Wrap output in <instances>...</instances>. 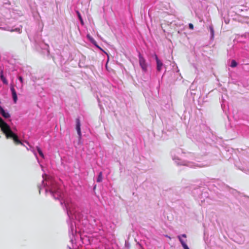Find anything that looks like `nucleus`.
I'll return each instance as SVG.
<instances>
[{"mask_svg":"<svg viewBox=\"0 0 249 249\" xmlns=\"http://www.w3.org/2000/svg\"><path fill=\"white\" fill-rule=\"evenodd\" d=\"M178 238L183 248L184 249H189L186 244L185 243V242L181 238V236L179 235L178 236Z\"/></svg>","mask_w":249,"mask_h":249,"instance_id":"obj_8","label":"nucleus"},{"mask_svg":"<svg viewBox=\"0 0 249 249\" xmlns=\"http://www.w3.org/2000/svg\"><path fill=\"white\" fill-rule=\"evenodd\" d=\"M10 89L12 92V97L15 103H16L18 100V97L16 90L13 85L11 86Z\"/></svg>","mask_w":249,"mask_h":249,"instance_id":"obj_5","label":"nucleus"},{"mask_svg":"<svg viewBox=\"0 0 249 249\" xmlns=\"http://www.w3.org/2000/svg\"><path fill=\"white\" fill-rule=\"evenodd\" d=\"M76 14L78 17V18L79 19V20H80V22L82 24H84V22H83V20L82 19V17L81 16V14L80 13V12L78 11H76Z\"/></svg>","mask_w":249,"mask_h":249,"instance_id":"obj_13","label":"nucleus"},{"mask_svg":"<svg viewBox=\"0 0 249 249\" xmlns=\"http://www.w3.org/2000/svg\"><path fill=\"white\" fill-rule=\"evenodd\" d=\"M0 78L4 84H6V85L8 84V81L6 79V78L4 77L2 73H1L0 75Z\"/></svg>","mask_w":249,"mask_h":249,"instance_id":"obj_12","label":"nucleus"},{"mask_svg":"<svg viewBox=\"0 0 249 249\" xmlns=\"http://www.w3.org/2000/svg\"><path fill=\"white\" fill-rule=\"evenodd\" d=\"M88 37L89 38V39L90 40L91 42L94 45H95L96 46H97L98 48H99L101 50V48L97 45V42H96V41L94 39H93L92 38L90 37L89 35H88Z\"/></svg>","mask_w":249,"mask_h":249,"instance_id":"obj_9","label":"nucleus"},{"mask_svg":"<svg viewBox=\"0 0 249 249\" xmlns=\"http://www.w3.org/2000/svg\"><path fill=\"white\" fill-rule=\"evenodd\" d=\"M102 179H103L102 173L100 172L98 175L97 179V181L98 182H100L102 181Z\"/></svg>","mask_w":249,"mask_h":249,"instance_id":"obj_11","label":"nucleus"},{"mask_svg":"<svg viewBox=\"0 0 249 249\" xmlns=\"http://www.w3.org/2000/svg\"><path fill=\"white\" fill-rule=\"evenodd\" d=\"M36 149L37 150V152L39 154V155L42 158H44V154L42 151V150H41V149L38 147V146H37L36 147Z\"/></svg>","mask_w":249,"mask_h":249,"instance_id":"obj_10","label":"nucleus"},{"mask_svg":"<svg viewBox=\"0 0 249 249\" xmlns=\"http://www.w3.org/2000/svg\"><path fill=\"white\" fill-rule=\"evenodd\" d=\"M0 113L5 118H8L10 117V114L6 112L1 107H0Z\"/></svg>","mask_w":249,"mask_h":249,"instance_id":"obj_6","label":"nucleus"},{"mask_svg":"<svg viewBox=\"0 0 249 249\" xmlns=\"http://www.w3.org/2000/svg\"><path fill=\"white\" fill-rule=\"evenodd\" d=\"M181 236L184 238H186L187 237L186 235L185 234H183L181 235Z\"/></svg>","mask_w":249,"mask_h":249,"instance_id":"obj_18","label":"nucleus"},{"mask_svg":"<svg viewBox=\"0 0 249 249\" xmlns=\"http://www.w3.org/2000/svg\"><path fill=\"white\" fill-rule=\"evenodd\" d=\"M156 60L157 62V69L158 71H160L161 70L162 67L163 66L162 63L159 59L157 56H156Z\"/></svg>","mask_w":249,"mask_h":249,"instance_id":"obj_7","label":"nucleus"},{"mask_svg":"<svg viewBox=\"0 0 249 249\" xmlns=\"http://www.w3.org/2000/svg\"><path fill=\"white\" fill-rule=\"evenodd\" d=\"M51 192L53 194L54 193V190H53V189H52L51 190Z\"/></svg>","mask_w":249,"mask_h":249,"instance_id":"obj_19","label":"nucleus"},{"mask_svg":"<svg viewBox=\"0 0 249 249\" xmlns=\"http://www.w3.org/2000/svg\"><path fill=\"white\" fill-rule=\"evenodd\" d=\"M5 135L7 139H12L16 145L21 144L23 145V143L19 140L18 136L11 129L6 132Z\"/></svg>","mask_w":249,"mask_h":249,"instance_id":"obj_1","label":"nucleus"},{"mask_svg":"<svg viewBox=\"0 0 249 249\" xmlns=\"http://www.w3.org/2000/svg\"><path fill=\"white\" fill-rule=\"evenodd\" d=\"M237 65V62L234 60H232L231 62V67L232 68H234L236 67Z\"/></svg>","mask_w":249,"mask_h":249,"instance_id":"obj_14","label":"nucleus"},{"mask_svg":"<svg viewBox=\"0 0 249 249\" xmlns=\"http://www.w3.org/2000/svg\"><path fill=\"white\" fill-rule=\"evenodd\" d=\"M210 31H211L212 36L213 37V36H214V29H213V27L212 26L210 27Z\"/></svg>","mask_w":249,"mask_h":249,"instance_id":"obj_15","label":"nucleus"},{"mask_svg":"<svg viewBox=\"0 0 249 249\" xmlns=\"http://www.w3.org/2000/svg\"><path fill=\"white\" fill-rule=\"evenodd\" d=\"M0 127L5 134L9 130L11 129L10 127L1 118H0Z\"/></svg>","mask_w":249,"mask_h":249,"instance_id":"obj_2","label":"nucleus"},{"mask_svg":"<svg viewBox=\"0 0 249 249\" xmlns=\"http://www.w3.org/2000/svg\"><path fill=\"white\" fill-rule=\"evenodd\" d=\"M18 79H19V80H20V81L21 82V83H22V82H23V78H22V77L19 76V77H18Z\"/></svg>","mask_w":249,"mask_h":249,"instance_id":"obj_17","label":"nucleus"},{"mask_svg":"<svg viewBox=\"0 0 249 249\" xmlns=\"http://www.w3.org/2000/svg\"><path fill=\"white\" fill-rule=\"evenodd\" d=\"M139 63L142 69L144 71H146L147 70V65L145 63V60L141 55H139Z\"/></svg>","mask_w":249,"mask_h":249,"instance_id":"obj_3","label":"nucleus"},{"mask_svg":"<svg viewBox=\"0 0 249 249\" xmlns=\"http://www.w3.org/2000/svg\"><path fill=\"white\" fill-rule=\"evenodd\" d=\"M80 121L79 119L77 118L76 119V129L77 132V134L79 136V139H80L81 138L82 134L81 132V128H80Z\"/></svg>","mask_w":249,"mask_h":249,"instance_id":"obj_4","label":"nucleus"},{"mask_svg":"<svg viewBox=\"0 0 249 249\" xmlns=\"http://www.w3.org/2000/svg\"><path fill=\"white\" fill-rule=\"evenodd\" d=\"M189 27L191 30L194 29V25L192 23H189Z\"/></svg>","mask_w":249,"mask_h":249,"instance_id":"obj_16","label":"nucleus"}]
</instances>
